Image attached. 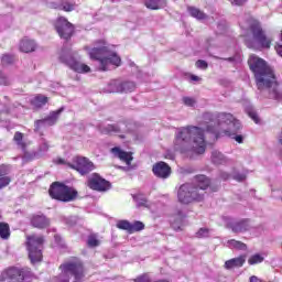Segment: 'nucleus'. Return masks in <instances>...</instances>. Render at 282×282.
Instances as JSON below:
<instances>
[{
  "label": "nucleus",
  "mask_w": 282,
  "mask_h": 282,
  "mask_svg": "<svg viewBox=\"0 0 282 282\" xmlns=\"http://www.w3.org/2000/svg\"><path fill=\"white\" fill-rule=\"evenodd\" d=\"M241 129L239 120L235 119L232 113L219 112L213 115L206 112L203 115V122L200 127L187 126L177 129L174 149L178 153H196L202 155L206 152V139H204V131L213 133L217 138L219 133L226 135H236L237 131Z\"/></svg>",
  "instance_id": "nucleus-1"
},
{
  "label": "nucleus",
  "mask_w": 282,
  "mask_h": 282,
  "mask_svg": "<svg viewBox=\"0 0 282 282\" xmlns=\"http://www.w3.org/2000/svg\"><path fill=\"white\" fill-rule=\"evenodd\" d=\"M248 65L254 74L256 85L259 91L268 94V98H272L273 100H282L276 77H274V72L268 66V63L257 55H251L248 59Z\"/></svg>",
  "instance_id": "nucleus-2"
},
{
  "label": "nucleus",
  "mask_w": 282,
  "mask_h": 282,
  "mask_svg": "<svg viewBox=\"0 0 282 282\" xmlns=\"http://www.w3.org/2000/svg\"><path fill=\"white\" fill-rule=\"evenodd\" d=\"M210 186V180L206 175L196 176V183H186L178 188V202L181 204H191L192 202H202L204 192Z\"/></svg>",
  "instance_id": "nucleus-3"
},
{
  "label": "nucleus",
  "mask_w": 282,
  "mask_h": 282,
  "mask_svg": "<svg viewBox=\"0 0 282 282\" xmlns=\"http://www.w3.org/2000/svg\"><path fill=\"white\" fill-rule=\"evenodd\" d=\"M97 43L98 45L89 51V56L91 61H99L100 72L109 70L111 65L120 67V63H122L120 56H118L116 52L109 50L105 41H99Z\"/></svg>",
  "instance_id": "nucleus-4"
},
{
  "label": "nucleus",
  "mask_w": 282,
  "mask_h": 282,
  "mask_svg": "<svg viewBox=\"0 0 282 282\" xmlns=\"http://www.w3.org/2000/svg\"><path fill=\"white\" fill-rule=\"evenodd\" d=\"M48 195L58 202H74L78 197V191L63 183L54 182L50 186Z\"/></svg>",
  "instance_id": "nucleus-5"
},
{
  "label": "nucleus",
  "mask_w": 282,
  "mask_h": 282,
  "mask_svg": "<svg viewBox=\"0 0 282 282\" xmlns=\"http://www.w3.org/2000/svg\"><path fill=\"white\" fill-rule=\"evenodd\" d=\"M45 239L43 236L31 235L26 236V248L29 250V259L31 263H39L43 259V243Z\"/></svg>",
  "instance_id": "nucleus-6"
},
{
  "label": "nucleus",
  "mask_w": 282,
  "mask_h": 282,
  "mask_svg": "<svg viewBox=\"0 0 282 282\" xmlns=\"http://www.w3.org/2000/svg\"><path fill=\"white\" fill-rule=\"evenodd\" d=\"M59 270H64V272H70L72 276H74V282H83L85 279V265H83V261L78 258H72L59 265Z\"/></svg>",
  "instance_id": "nucleus-7"
},
{
  "label": "nucleus",
  "mask_w": 282,
  "mask_h": 282,
  "mask_svg": "<svg viewBox=\"0 0 282 282\" xmlns=\"http://www.w3.org/2000/svg\"><path fill=\"white\" fill-rule=\"evenodd\" d=\"M59 61L77 74H89V72H91V68L87 64L78 62L70 53H62L59 56Z\"/></svg>",
  "instance_id": "nucleus-8"
},
{
  "label": "nucleus",
  "mask_w": 282,
  "mask_h": 282,
  "mask_svg": "<svg viewBox=\"0 0 282 282\" xmlns=\"http://www.w3.org/2000/svg\"><path fill=\"white\" fill-rule=\"evenodd\" d=\"M68 167L77 171L79 175H89L96 169V165L85 156H74L73 163H68Z\"/></svg>",
  "instance_id": "nucleus-9"
},
{
  "label": "nucleus",
  "mask_w": 282,
  "mask_h": 282,
  "mask_svg": "<svg viewBox=\"0 0 282 282\" xmlns=\"http://www.w3.org/2000/svg\"><path fill=\"white\" fill-rule=\"evenodd\" d=\"M87 186L91 191L105 193L111 188V183L102 178L98 173H93L87 180Z\"/></svg>",
  "instance_id": "nucleus-10"
},
{
  "label": "nucleus",
  "mask_w": 282,
  "mask_h": 282,
  "mask_svg": "<svg viewBox=\"0 0 282 282\" xmlns=\"http://www.w3.org/2000/svg\"><path fill=\"white\" fill-rule=\"evenodd\" d=\"M55 30L64 41H69L74 36V24L67 21L66 18L61 17L56 20Z\"/></svg>",
  "instance_id": "nucleus-11"
},
{
  "label": "nucleus",
  "mask_w": 282,
  "mask_h": 282,
  "mask_svg": "<svg viewBox=\"0 0 282 282\" xmlns=\"http://www.w3.org/2000/svg\"><path fill=\"white\" fill-rule=\"evenodd\" d=\"M250 32L252 33L254 41H257V43H259L261 47H270V40H268L265 33H263V29L261 28V24L259 22L251 23Z\"/></svg>",
  "instance_id": "nucleus-12"
},
{
  "label": "nucleus",
  "mask_w": 282,
  "mask_h": 282,
  "mask_svg": "<svg viewBox=\"0 0 282 282\" xmlns=\"http://www.w3.org/2000/svg\"><path fill=\"white\" fill-rule=\"evenodd\" d=\"M109 88L112 94H129L135 90V83L113 80L110 83Z\"/></svg>",
  "instance_id": "nucleus-13"
},
{
  "label": "nucleus",
  "mask_w": 282,
  "mask_h": 282,
  "mask_svg": "<svg viewBox=\"0 0 282 282\" xmlns=\"http://www.w3.org/2000/svg\"><path fill=\"white\" fill-rule=\"evenodd\" d=\"M30 224L33 228H37L39 230H45V228H50V218L43 214H33L30 217Z\"/></svg>",
  "instance_id": "nucleus-14"
},
{
  "label": "nucleus",
  "mask_w": 282,
  "mask_h": 282,
  "mask_svg": "<svg viewBox=\"0 0 282 282\" xmlns=\"http://www.w3.org/2000/svg\"><path fill=\"white\" fill-rule=\"evenodd\" d=\"M152 172L156 177H160L161 180H167V177H171V167L164 161L155 163L152 167Z\"/></svg>",
  "instance_id": "nucleus-15"
},
{
  "label": "nucleus",
  "mask_w": 282,
  "mask_h": 282,
  "mask_svg": "<svg viewBox=\"0 0 282 282\" xmlns=\"http://www.w3.org/2000/svg\"><path fill=\"white\" fill-rule=\"evenodd\" d=\"M228 227L232 230V232H236V234L247 232V230H250V220L242 219L239 221H234V223H230Z\"/></svg>",
  "instance_id": "nucleus-16"
},
{
  "label": "nucleus",
  "mask_w": 282,
  "mask_h": 282,
  "mask_svg": "<svg viewBox=\"0 0 282 282\" xmlns=\"http://www.w3.org/2000/svg\"><path fill=\"white\" fill-rule=\"evenodd\" d=\"M8 175H10V165H0V189L6 188L12 182V178Z\"/></svg>",
  "instance_id": "nucleus-17"
},
{
  "label": "nucleus",
  "mask_w": 282,
  "mask_h": 282,
  "mask_svg": "<svg viewBox=\"0 0 282 282\" xmlns=\"http://www.w3.org/2000/svg\"><path fill=\"white\" fill-rule=\"evenodd\" d=\"M111 153L115 154V158H119L121 162H126L128 166L133 161V156L131 155V152L122 151L120 148H112Z\"/></svg>",
  "instance_id": "nucleus-18"
},
{
  "label": "nucleus",
  "mask_w": 282,
  "mask_h": 282,
  "mask_svg": "<svg viewBox=\"0 0 282 282\" xmlns=\"http://www.w3.org/2000/svg\"><path fill=\"white\" fill-rule=\"evenodd\" d=\"M34 50H36V42L28 37H24L21 40L20 42L21 52H24V54H30V52H34Z\"/></svg>",
  "instance_id": "nucleus-19"
},
{
  "label": "nucleus",
  "mask_w": 282,
  "mask_h": 282,
  "mask_svg": "<svg viewBox=\"0 0 282 282\" xmlns=\"http://www.w3.org/2000/svg\"><path fill=\"white\" fill-rule=\"evenodd\" d=\"M246 263V256H240L238 258H232L225 262L226 270H232V268H242Z\"/></svg>",
  "instance_id": "nucleus-20"
},
{
  "label": "nucleus",
  "mask_w": 282,
  "mask_h": 282,
  "mask_svg": "<svg viewBox=\"0 0 282 282\" xmlns=\"http://www.w3.org/2000/svg\"><path fill=\"white\" fill-rule=\"evenodd\" d=\"M61 113H63V108H59L58 110L51 112L48 117H46L43 120H40V122L42 124H48L50 127H53V124L57 122Z\"/></svg>",
  "instance_id": "nucleus-21"
},
{
  "label": "nucleus",
  "mask_w": 282,
  "mask_h": 282,
  "mask_svg": "<svg viewBox=\"0 0 282 282\" xmlns=\"http://www.w3.org/2000/svg\"><path fill=\"white\" fill-rule=\"evenodd\" d=\"M100 133H104L106 135H116L120 133V126L118 124H108V126H99Z\"/></svg>",
  "instance_id": "nucleus-22"
},
{
  "label": "nucleus",
  "mask_w": 282,
  "mask_h": 282,
  "mask_svg": "<svg viewBox=\"0 0 282 282\" xmlns=\"http://www.w3.org/2000/svg\"><path fill=\"white\" fill-rule=\"evenodd\" d=\"M212 162L213 164L219 166L220 164H227L228 159L226 158V155H224V153L219 152L218 150H214L212 152Z\"/></svg>",
  "instance_id": "nucleus-23"
},
{
  "label": "nucleus",
  "mask_w": 282,
  "mask_h": 282,
  "mask_svg": "<svg viewBox=\"0 0 282 282\" xmlns=\"http://www.w3.org/2000/svg\"><path fill=\"white\" fill-rule=\"evenodd\" d=\"M144 6L149 10H160L166 6V0H144Z\"/></svg>",
  "instance_id": "nucleus-24"
},
{
  "label": "nucleus",
  "mask_w": 282,
  "mask_h": 282,
  "mask_svg": "<svg viewBox=\"0 0 282 282\" xmlns=\"http://www.w3.org/2000/svg\"><path fill=\"white\" fill-rule=\"evenodd\" d=\"M56 10H64V12H72L76 10V2L69 0H62L59 4L55 7Z\"/></svg>",
  "instance_id": "nucleus-25"
},
{
  "label": "nucleus",
  "mask_w": 282,
  "mask_h": 282,
  "mask_svg": "<svg viewBox=\"0 0 282 282\" xmlns=\"http://www.w3.org/2000/svg\"><path fill=\"white\" fill-rule=\"evenodd\" d=\"M31 105L36 109H41V107H45V105H47V97L44 95H37L31 100Z\"/></svg>",
  "instance_id": "nucleus-26"
},
{
  "label": "nucleus",
  "mask_w": 282,
  "mask_h": 282,
  "mask_svg": "<svg viewBox=\"0 0 282 282\" xmlns=\"http://www.w3.org/2000/svg\"><path fill=\"white\" fill-rule=\"evenodd\" d=\"M227 248H230L231 250H248V246L239 240H228L227 241Z\"/></svg>",
  "instance_id": "nucleus-27"
},
{
  "label": "nucleus",
  "mask_w": 282,
  "mask_h": 282,
  "mask_svg": "<svg viewBox=\"0 0 282 282\" xmlns=\"http://www.w3.org/2000/svg\"><path fill=\"white\" fill-rule=\"evenodd\" d=\"M13 142L21 149L22 151H25L28 149V143L23 141V133L22 132H15L13 137Z\"/></svg>",
  "instance_id": "nucleus-28"
},
{
  "label": "nucleus",
  "mask_w": 282,
  "mask_h": 282,
  "mask_svg": "<svg viewBox=\"0 0 282 282\" xmlns=\"http://www.w3.org/2000/svg\"><path fill=\"white\" fill-rule=\"evenodd\" d=\"M132 197L138 208H147V204H149V200L147 199V196H144V194H134L132 195Z\"/></svg>",
  "instance_id": "nucleus-29"
},
{
  "label": "nucleus",
  "mask_w": 282,
  "mask_h": 282,
  "mask_svg": "<svg viewBox=\"0 0 282 282\" xmlns=\"http://www.w3.org/2000/svg\"><path fill=\"white\" fill-rule=\"evenodd\" d=\"M191 17H194V19H198V21H202L204 19H206V13H204V11L195 8V7H189L187 8Z\"/></svg>",
  "instance_id": "nucleus-30"
},
{
  "label": "nucleus",
  "mask_w": 282,
  "mask_h": 282,
  "mask_svg": "<svg viewBox=\"0 0 282 282\" xmlns=\"http://www.w3.org/2000/svg\"><path fill=\"white\" fill-rule=\"evenodd\" d=\"M88 248H98L100 246V239H98V235L90 234L87 239Z\"/></svg>",
  "instance_id": "nucleus-31"
},
{
  "label": "nucleus",
  "mask_w": 282,
  "mask_h": 282,
  "mask_svg": "<svg viewBox=\"0 0 282 282\" xmlns=\"http://www.w3.org/2000/svg\"><path fill=\"white\" fill-rule=\"evenodd\" d=\"M0 237L1 239H10V225L0 223Z\"/></svg>",
  "instance_id": "nucleus-32"
},
{
  "label": "nucleus",
  "mask_w": 282,
  "mask_h": 282,
  "mask_svg": "<svg viewBox=\"0 0 282 282\" xmlns=\"http://www.w3.org/2000/svg\"><path fill=\"white\" fill-rule=\"evenodd\" d=\"M62 273L57 276L53 278V282H69V274L72 276V272H65V270L61 269Z\"/></svg>",
  "instance_id": "nucleus-33"
},
{
  "label": "nucleus",
  "mask_w": 282,
  "mask_h": 282,
  "mask_svg": "<svg viewBox=\"0 0 282 282\" xmlns=\"http://www.w3.org/2000/svg\"><path fill=\"white\" fill-rule=\"evenodd\" d=\"M263 256L256 253L248 259L249 265H257V263H263Z\"/></svg>",
  "instance_id": "nucleus-34"
},
{
  "label": "nucleus",
  "mask_w": 282,
  "mask_h": 282,
  "mask_svg": "<svg viewBox=\"0 0 282 282\" xmlns=\"http://www.w3.org/2000/svg\"><path fill=\"white\" fill-rule=\"evenodd\" d=\"M140 230H144V223L137 220L131 224L130 234L140 232Z\"/></svg>",
  "instance_id": "nucleus-35"
},
{
  "label": "nucleus",
  "mask_w": 282,
  "mask_h": 282,
  "mask_svg": "<svg viewBox=\"0 0 282 282\" xmlns=\"http://www.w3.org/2000/svg\"><path fill=\"white\" fill-rule=\"evenodd\" d=\"M117 228H119L120 230H127L131 234V223H129V220H119L117 223Z\"/></svg>",
  "instance_id": "nucleus-36"
},
{
  "label": "nucleus",
  "mask_w": 282,
  "mask_h": 282,
  "mask_svg": "<svg viewBox=\"0 0 282 282\" xmlns=\"http://www.w3.org/2000/svg\"><path fill=\"white\" fill-rule=\"evenodd\" d=\"M22 152H23L22 160L24 162H32V160L36 158V152H29L26 149L22 150Z\"/></svg>",
  "instance_id": "nucleus-37"
},
{
  "label": "nucleus",
  "mask_w": 282,
  "mask_h": 282,
  "mask_svg": "<svg viewBox=\"0 0 282 282\" xmlns=\"http://www.w3.org/2000/svg\"><path fill=\"white\" fill-rule=\"evenodd\" d=\"M50 151V143L45 139H41L40 145H39V152L40 153H47Z\"/></svg>",
  "instance_id": "nucleus-38"
},
{
  "label": "nucleus",
  "mask_w": 282,
  "mask_h": 282,
  "mask_svg": "<svg viewBox=\"0 0 282 282\" xmlns=\"http://www.w3.org/2000/svg\"><path fill=\"white\" fill-rule=\"evenodd\" d=\"M14 61H15L14 55L4 54L1 57L2 65H12V63H14Z\"/></svg>",
  "instance_id": "nucleus-39"
},
{
  "label": "nucleus",
  "mask_w": 282,
  "mask_h": 282,
  "mask_svg": "<svg viewBox=\"0 0 282 282\" xmlns=\"http://www.w3.org/2000/svg\"><path fill=\"white\" fill-rule=\"evenodd\" d=\"M196 237L198 239H204L207 237H210V229L208 228H200L197 232H196Z\"/></svg>",
  "instance_id": "nucleus-40"
},
{
  "label": "nucleus",
  "mask_w": 282,
  "mask_h": 282,
  "mask_svg": "<svg viewBox=\"0 0 282 282\" xmlns=\"http://www.w3.org/2000/svg\"><path fill=\"white\" fill-rule=\"evenodd\" d=\"M134 282H151V276L149 273H143L142 275H139L137 279H134Z\"/></svg>",
  "instance_id": "nucleus-41"
},
{
  "label": "nucleus",
  "mask_w": 282,
  "mask_h": 282,
  "mask_svg": "<svg viewBox=\"0 0 282 282\" xmlns=\"http://www.w3.org/2000/svg\"><path fill=\"white\" fill-rule=\"evenodd\" d=\"M183 102L186 107H194L196 101L193 97H183Z\"/></svg>",
  "instance_id": "nucleus-42"
},
{
  "label": "nucleus",
  "mask_w": 282,
  "mask_h": 282,
  "mask_svg": "<svg viewBox=\"0 0 282 282\" xmlns=\"http://www.w3.org/2000/svg\"><path fill=\"white\" fill-rule=\"evenodd\" d=\"M196 67H198V69H208V63L204 59H198L196 62Z\"/></svg>",
  "instance_id": "nucleus-43"
},
{
  "label": "nucleus",
  "mask_w": 282,
  "mask_h": 282,
  "mask_svg": "<svg viewBox=\"0 0 282 282\" xmlns=\"http://www.w3.org/2000/svg\"><path fill=\"white\" fill-rule=\"evenodd\" d=\"M249 116L256 122V124H259V115H257L253 110H250Z\"/></svg>",
  "instance_id": "nucleus-44"
},
{
  "label": "nucleus",
  "mask_w": 282,
  "mask_h": 282,
  "mask_svg": "<svg viewBox=\"0 0 282 282\" xmlns=\"http://www.w3.org/2000/svg\"><path fill=\"white\" fill-rule=\"evenodd\" d=\"M232 177L236 180V182H243V180H246V175L240 173L234 174Z\"/></svg>",
  "instance_id": "nucleus-45"
},
{
  "label": "nucleus",
  "mask_w": 282,
  "mask_h": 282,
  "mask_svg": "<svg viewBox=\"0 0 282 282\" xmlns=\"http://www.w3.org/2000/svg\"><path fill=\"white\" fill-rule=\"evenodd\" d=\"M248 0H230L231 6H243Z\"/></svg>",
  "instance_id": "nucleus-46"
},
{
  "label": "nucleus",
  "mask_w": 282,
  "mask_h": 282,
  "mask_svg": "<svg viewBox=\"0 0 282 282\" xmlns=\"http://www.w3.org/2000/svg\"><path fill=\"white\" fill-rule=\"evenodd\" d=\"M214 58H216L217 61H228V63L235 62V57L221 58V57L214 56Z\"/></svg>",
  "instance_id": "nucleus-47"
},
{
  "label": "nucleus",
  "mask_w": 282,
  "mask_h": 282,
  "mask_svg": "<svg viewBox=\"0 0 282 282\" xmlns=\"http://www.w3.org/2000/svg\"><path fill=\"white\" fill-rule=\"evenodd\" d=\"M0 85H10V80L6 77H0Z\"/></svg>",
  "instance_id": "nucleus-48"
},
{
  "label": "nucleus",
  "mask_w": 282,
  "mask_h": 282,
  "mask_svg": "<svg viewBox=\"0 0 282 282\" xmlns=\"http://www.w3.org/2000/svg\"><path fill=\"white\" fill-rule=\"evenodd\" d=\"M191 80H194L195 83H199V80H202V78L197 75H191Z\"/></svg>",
  "instance_id": "nucleus-49"
},
{
  "label": "nucleus",
  "mask_w": 282,
  "mask_h": 282,
  "mask_svg": "<svg viewBox=\"0 0 282 282\" xmlns=\"http://www.w3.org/2000/svg\"><path fill=\"white\" fill-rule=\"evenodd\" d=\"M220 177H221V180H228L230 177V174L226 173V172H221Z\"/></svg>",
  "instance_id": "nucleus-50"
},
{
  "label": "nucleus",
  "mask_w": 282,
  "mask_h": 282,
  "mask_svg": "<svg viewBox=\"0 0 282 282\" xmlns=\"http://www.w3.org/2000/svg\"><path fill=\"white\" fill-rule=\"evenodd\" d=\"M249 282H263V280L257 278L256 275H252L249 280Z\"/></svg>",
  "instance_id": "nucleus-51"
},
{
  "label": "nucleus",
  "mask_w": 282,
  "mask_h": 282,
  "mask_svg": "<svg viewBox=\"0 0 282 282\" xmlns=\"http://www.w3.org/2000/svg\"><path fill=\"white\" fill-rule=\"evenodd\" d=\"M236 142H238L239 144H241L243 142V137L242 135H236L235 137Z\"/></svg>",
  "instance_id": "nucleus-52"
},
{
  "label": "nucleus",
  "mask_w": 282,
  "mask_h": 282,
  "mask_svg": "<svg viewBox=\"0 0 282 282\" xmlns=\"http://www.w3.org/2000/svg\"><path fill=\"white\" fill-rule=\"evenodd\" d=\"M246 45H247V47H249V48H251V50H256V47H254V44H252L251 42H246Z\"/></svg>",
  "instance_id": "nucleus-53"
},
{
  "label": "nucleus",
  "mask_w": 282,
  "mask_h": 282,
  "mask_svg": "<svg viewBox=\"0 0 282 282\" xmlns=\"http://www.w3.org/2000/svg\"><path fill=\"white\" fill-rule=\"evenodd\" d=\"M57 164H67V166H69L68 164L69 163H67L65 160H63V159H58L57 160Z\"/></svg>",
  "instance_id": "nucleus-54"
},
{
  "label": "nucleus",
  "mask_w": 282,
  "mask_h": 282,
  "mask_svg": "<svg viewBox=\"0 0 282 282\" xmlns=\"http://www.w3.org/2000/svg\"><path fill=\"white\" fill-rule=\"evenodd\" d=\"M154 282H170L169 280H156Z\"/></svg>",
  "instance_id": "nucleus-55"
},
{
  "label": "nucleus",
  "mask_w": 282,
  "mask_h": 282,
  "mask_svg": "<svg viewBox=\"0 0 282 282\" xmlns=\"http://www.w3.org/2000/svg\"><path fill=\"white\" fill-rule=\"evenodd\" d=\"M178 215H180V217H184V215H182V213H181V212L178 213Z\"/></svg>",
  "instance_id": "nucleus-56"
},
{
  "label": "nucleus",
  "mask_w": 282,
  "mask_h": 282,
  "mask_svg": "<svg viewBox=\"0 0 282 282\" xmlns=\"http://www.w3.org/2000/svg\"><path fill=\"white\" fill-rule=\"evenodd\" d=\"M120 138H121V139H124V135L121 134Z\"/></svg>",
  "instance_id": "nucleus-57"
},
{
  "label": "nucleus",
  "mask_w": 282,
  "mask_h": 282,
  "mask_svg": "<svg viewBox=\"0 0 282 282\" xmlns=\"http://www.w3.org/2000/svg\"><path fill=\"white\" fill-rule=\"evenodd\" d=\"M281 158H282V153H281Z\"/></svg>",
  "instance_id": "nucleus-58"
}]
</instances>
